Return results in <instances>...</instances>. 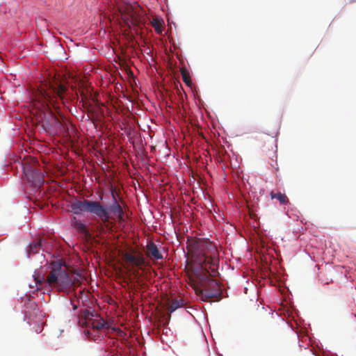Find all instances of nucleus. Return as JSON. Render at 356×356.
Segmentation results:
<instances>
[{"label": "nucleus", "instance_id": "17", "mask_svg": "<svg viewBox=\"0 0 356 356\" xmlns=\"http://www.w3.org/2000/svg\"><path fill=\"white\" fill-rule=\"evenodd\" d=\"M182 79H183V81L184 82L186 83V85L187 86H190V81L189 79L187 78L186 74L184 72H182Z\"/></svg>", "mask_w": 356, "mask_h": 356}, {"label": "nucleus", "instance_id": "1", "mask_svg": "<svg viewBox=\"0 0 356 356\" xmlns=\"http://www.w3.org/2000/svg\"><path fill=\"white\" fill-rule=\"evenodd\" d=\"M83 318L85 321V328L82 333L85 339L94 341H102L104 335L99 331L108 327L107 322L92 307L83 310Z\"/></svg>", "mask_w": 356, "mask_h": 356}, {"label": "nucleus", "instance_id": "8", "mask_svg": "<svg viewBox=\"0 0 356 356\" xmlns=\"http://www.w3.org/2000/svg\"><path fill=\"white\" fill-rule=\"evenodd\" d=\"M25 311L24 316L27 315V313H29L30 315H34L35 316H42V312L40 310L38 305L35 301L28 299L25 302Z\"/></svg>", "mask_w": 356, "mask_h": 356}, {"label": "nucleus", "instance_id": "15", "mask_svg": "<svg viewBox=\"0 0 356 356\" xmlns=\"http://www.w3.org/2000/svg\"><path fill=\"white\" fill-rule=\"evenodd\" d=\"M184 306V301L181 299H177L171 305L170 308V312L173 313L177 309H179Z\"/></svg>", "mask_w": 356, "mask_h": 356}, {"label": "nucleus", "instance_id": "25", "mask_svg": "<svg viewBox=\"0 0 356 356\" xmlns=\"http://www.w3.org/2000/svg\"><path fill=\"white\" fill-rule=\"evenodd\" d=\"M305 349H307L308 348V344H307V346L305 347Z\"/></svg>", "mask_w": 356, "mask_h": 356}, {"label": "nucleus", "instance_id": "22", "mask_svg": "<svg viewBox=\"0 0 356 356\" xmlns=\"http://www.w3.org/2000/svg\"><path fill=\"white\" fill-rule=\"evenodd\" d=\"M295 312H296V313H297V314H298V313H299V312H298V310L295 309Z\"/></svg>", "mask_w": 356, "mask_h": 356}, {"label": "nucleus", "instance_id": "16", "mask_svg": "<svg viewBox=\"0 0 356 356\" xmlns=\"http://www.w3.org/2000/svg\"><path fill=\"white\" fill-rule=\"evenodd\" d=\"M125 259L127 261L135 264L136 265H139L140 264V261L131 254H126Z\"/></svg>", "mask_w": 356, "mask_h": 356}, {"label": "nucleus", "instance_id": "2", "mask_svg": "<svg viewBox=\"0 0 356 356\" xmlns=\"http://www.w3.org/2000/svg\"><path fill=\"white\" fill-rule=\"evenodd\" d=\"M62 266L60 261L51 264V273L46 282L48 285L53 284L60 290L64 291L73 285L74 281Z\"/></svg>", "mask_w": 356, "mask_h": 356}, {"label": "nucleus", "instance_id": "23", "mask_svg": "<svg viewBox=\"0 0 356 356\" xmlns=\"http://www.w3.org/2000/svg\"><path fill=\"white\" fill-rule=\"evenodd\" d=\"M299 346L302 347V346L300 344V341H299Z\"/></svg>", "mask_w": 356, "mask_h": 356}, {"label": "nucleus", "instance_id": "12", "mask_svg": "<svg viewBox=\"0 0 356 356\" xmlns=\"http://www.w3.org/2000/svg\"><path fill=\"white\" fill-rule=\"evenodd\" d=\"M271 198L277 199L280 204L283 205H286L289 203V200L284 193H282L281 192H277L275 193H271Z\"/></svg>", "mask_w": 356, "mask_h": 356}, {"label": "nucleus", "instance_id": "20", "mask_svg": "<svg viewBox=\"0 0 356 356\" xmlns=\"http://www.w3.org/2000/svg\"><path fill=\"white\" fill-rule=\"evenodd\" d=\"M70 304L72 305L73 310H76L77 309V306L75 304L72 303V301L70 302Z\"/></svg>", "mask_w": 356, "mask_h": 356}, {"label": "nucleus", "instance_id": "4", "mask_svg": "<svg viewBox=\"0 0 356 356\" xmlns=\"http://www.w3.org/2000/svg\"><path fill=\"white\" fill-rule=\"evenodd\" d=\"M42 127L47 134L55 136L58 132L64 130V127L61 122L53 114L44 115Z\"/></svg>", "mask_w": 356, "mask_h": 356}, {"label": "nucleus", "instance_id": "6", "mask_svg": "<svg viewBox=\"0 0 356 356\" xmlns=\"http://www.w3.org/2000/svg\"><path fill=\"white\" fill-rule=\"evenodd\" d=\"M94 209L95 201L93 200H76L71 204V212L76 216L81 215L84 212L94 215Z\"/></svg>", "mask_w": 356, "mask_h": 356}, {"label": "nucleus", "instance_id": "5", "mask_svg": "<svg viewBox=\"0 0 356 356\" xmlns=\"http://www.w3.org/2000/svg\"><path fill=\"white\" fill-rule=\"evenodd\" d=\"M111 198V205L112 208L114 221L122 226L125 220V211L120 204L117 196L113 191L108 192Z\"/></svg>", "mask_w": 356, "mask_h": 356}, {"label": "nucleus", "instance_id": "9", "mask_svg": "<svg viewBox=\"0 0 356 356\" xmlns=\"http://www.w3.org/2000/svg\"><path fill=\"white\" fill-rule=\"evenodd\" d=\"M41 249H42V246L40 243L31 242L26 248L27 257L30 258L33 255L39 253Z\"/></svg>", "mask_w": 356, "mask_h": 356}, {"label": "nucleus", "instance_id": "18", "mask_svg": "<svg viewBox=\"0 0 356 356\" xmlns=\"http://www.w3.org/2000/svg\"><path fill=\"white\" fill-rule=\"evenodd\" d=\"M98 198L101 202H104L106 200V197L102 195H99Z\"/></svg>", "mask_w": 356, "mask_h": 356}, {"label": "nucleus", "instance_id": "19", "mask_svg": "<svg viewBox=\"0 0 356 356\" xmlns=\"http://www.w3.org/2000/svg\"><path fill=\"white\" fill-rule=\"evenodd\" d=\"M210 283H211V284L214 285V286H218V284H219L217 281L213 280L210 281Z\"/></svg>", "mask_w": 356, "mask_h": 356}, {"label": "nucleus", "instance_id": "3", "mask_svg": "<svg viewBox=\"0 0 356 356\" xmlns=\"http://www.w3.org/2000/svg\"><path fill=\"white\" fill-rule=\"evenodd\" d=\"M22 168L23 176L30 185L40 188L45 184V173L40 170L33 167L29 163L22 164Z\"/></svg>", "mask_w": 356, "mask_h": 356}, {"label": "nucleus", "instance_id": "14", "mask_svg": "<svg viewBox=\"0 0 356 356\" xmlns=\"http://www.w3.org/2000/svg\"><path fill=\"white\" fill-rule=\"evenodd\" d=\"M33 280L35 282V285L37 286V289H40L39 286H38V284H40L41 282L44 281V275L41 273V271L39 269H36L34 271V273L33 275Z\"/></svg>", "mask_w": 356, "mask_h": 356}, {"label": "nucleus", "instance_id": "13", "mask_svg": "<svg viewBox=\"0 0 356 356\" xmlns=\"http://www.w3.org/2000/svg\"><path fill=\"white\" fill-rule=\"evenodd\" d=\"M149 251L152 257H153L154 258L158 260H162L163 259V256L156 245H151L149 248Z\"/></svg>", "mask_w": 356, "mask_h": 356}, {"label": "nucleus", "instance_id": "26", "mask_svg": "<svg viewBox=\"0 0 356 356\" xmlns=\"http://www.w3.org/2000/svg\"><path fill=\"white\" fill-rule=\"evenodd\" d=\"M78 276H81V274L79 273H77Z\"/></svg>", "mask_w": 356, "mask_h": 356}, {"label": "nucleus", "instance_id": "11", "mask_svg": "<svg viewBox=\"0 0 356 356\" xmlns=\"http://www.w3.org/2000/svg\"><path fill=\"white\" fill-rule=\"evenodd\" d=\"M221 292L216 289H212L208 291H201L200 299L202 301H205L206 299L212 298H220Z\"/></svg>", "mask_w": 356, "mask_h": 356}, {"label": "nucleus", "instance_id": "24", "mask_svg": "<svg viewBox=\"0 0 356 356\" xmlns=\"http://www.w3.org/2000/svg\"><path fill=\"white\" fill-rule=\"evenodd\" d=\"M350 2L356 1V0H350Z\"/></svg>", "mask_w": 356, "mask_h": 356}, {"label": "nucleus", "instance_id": "21", "mask_svg": "<svg viewBox=\"0 0 356 356\" xmlns=\"http://www.w3.org/2000/svg\"><path fill=\"white\" fill-rule=\"evenodd\" d=\"M221 168H222V170H223V172H225L226 167L225 166V165H224V164H222V165H221Z\"/></svg>", "mask_w": 356, "mask_h": 356}, {"label": "nucleus", "instance_id": "7", "mask_svg": "<svg viewBox=\"0 0 356 356\" xmlns=\"http://www.w3.org/2000/svg\"><path fill=\"white\" fill-rule=\"evenodd\" d=\"M94 216L104 220L112 218L113 215L111 203H100L95 201Z\"/></svg>", "mask_w": 356, "mask_h": 356}, {"label": "nucleus", "instance_id": "10", "mask_svg": "<svg viewBox=\"0 0 356 356\" xmlns=\"http://www.w3.org/2000/svg\"><path fill=\"white\" fill-rule=\"evenodd\" d=\"M151 24H152L154 31L157 34L162 35L165 26L164 20L161 17H157L156 19H153L151 21Z\"/></svg>", "mask_w": 356, "mask_h": 356}]
</instances>
